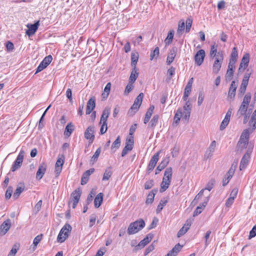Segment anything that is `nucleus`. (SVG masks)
I'll return each mask as SVG.
<instances>
[{"label": "nucleus", "instance_id": "obj_1", "mask_svg": "<svg viewBox=\"0 0 256 256\" xmlns=\"http://www.w3.org/2000/svg\"><path fill=\"white\" fill-rule=\"evenodd\" d=\"M172 169L171 167L167 168L164 172L162 182L160 184V192L166 191L169 187L172 178Z\"/></svg>", "mask_w": 256, "mask_h": 256}, {"label": "nucleus", "instance_id": "obj_2", "mask_svg": "<svg viewBox=\"0 0 256 256\" xmlns=\"http://www.w3.org/2000/svg\"><path fill=\"white\" fill-rule=\"evenodd\" d=\"M144 226V220L142 219H139L130 224L128 228V233L129 235L136 234L142 229Z\"/></svg>", "mask_w": 256, "mask_h": 256}, {"label": "nucleus", "instance_id": "obj_3", "mask_svg": "<svg viewBox=\"0 0 256 256\" xmlns=\"http://www.w3.org/2000/svg\"><path fill=\"white\" fill-rule=\"evenodd\" d=\"M72 226L70 224H66L61 229L57 238L58 242L62 243L64 242L68 237V233L72 230Z\"/></svg>", "mask_w": 256, "mask_h": 256}, {"label": "nucleus", "instance_id": "obj_4", "mask_svg": "<svg viewBox=\"0 0 256 256\" xmlns=\"http://www.w3.org/2000/svg\"><path fill=\"white\" fill-rule=\"evenodd\" d=\"M224 60V54L222 52H218L216 58L212 66V72L214 74H218L222 66Z\"/></svg>", "mask_w": 256, "mask_h": 256}, {"label": "nucleus", "instance_id": "obj_5", "mask_svg": "<svg viewBox=\"0 0 256 256\" xmlns=\"http://www.w3.org/2000/svg\"><path fill=\"white\" fill-rule=\"evenodd\" d=\"M81 196V192L80 188H77L74 190L71 194L70 199L71 202H72V207L75 208L79 202Z\"/></svg>", "mask_w": 256, "mask_h": 256}, {"label": "nucleus", "instance_id": "obj_6", "mask_svg": "<svg viewBox=\"0 0 256 256\" xmlns=\"http://www.w3.org/2000/svg\"><path fill=\"white\" fill-rule=\"evenodd\" d=\"M134 143V141L132 136L126 138V146L122 152V156H124L128 152L132 150Z\"/></svg>", "mask_w": 256, "mask_h": 256}, {"label": "nucleus", "instance_id": "obj_7", "mask_svg": "<svg viewBox=\"0 0 256 256\" xmlns=\"http://www.w3.org/2000/svg\"><path fill=\"white\" fill-rule=\"evenodd\" d=\"M24 151L22 150L19 153L16 160L14 161V164L12 168V171L14 172L20 168L24 157Z\"/></svg>", "mask_w": 256, "mask_h": 256}, {"label": "nucleus", "instance_id": "obj_8", "mask_svg": "<svg viewBox=\"0 0 256 256\" xmlns=\"http://www.w3.org/2000/svg\"><path fill=\"white\" fill-rule=\"evenodd\" d=\"M94 126H89L86 130L84 135V138L88 140L90 144L93 142L94 140Z\"/></svg>", "mask_w": 256, "mask_h": 256}, {"label": "nucleus", "instance_id": "obj_9", "mask_svg": "<svg viewBox=\"0 0 256 256\" xmlns=\"http://www.w3.org/2000/svg\"><path fill=\"white\" fill-rule=\"evenodd\" d=\"M250 61V54L248 53L245 54L240 62L238 68V72H242L248 66Z\"/></svg>", "mask_w": 256, "mask_h": 256}, {"label": "nucleus", "instance_id": "obj_10", "mask_svg": "<svg viewBox=\"0 0 256 256\" xmlns=\"http://www.w3.org/2000/svg\"><path fill=\"white\" fill-rule=\"evenodd\" d=\"M238 87L237 83L234 81H232L230 86L229 88L228 94V100H233L235 96L236 90Z\"/></svg>", "mask_w": 256, "mask_h": 256}, {"label": "nucleus", "instance_id": "obj_11", "mask_svg": "<svg viewBox=\"0 0 256 256\" xmlns=\"http://www.w3.org/2000/svg\"><path fill=\"white\" fill-rule=\"evenodd\" d=\"M205 57V52L204 50H199L195 54L194 59L195 64L200 66L204 62Z\"/></svg>", "mask_w": 256, "mask_h": 256}, {"label": "nucleus", "instance_id": "obj_12", "mask_svg": "<svg viewBox=\"0 0 256 256\" xmlns=\"http://www.w3.org/2000/svg\"><path fill=\"white\" fill-rule=\"evenodd\" d=\"M161 152V150H159L150 159L148 165V170L149 172H152L155 167L159 158V155Z\"/></svg>", "mask_w": 256, "mask_h": 256}, {"label": "nucleus", "instance_id": "obj_13", "mask_svg": "<svg viewBox=\"0 0 256 256\" xmlns=\"http://www.w3.org/2000/svg\"><path fill=\"white\" fill-rule=\"evenodd\" d=\"M183 118L186 120H188L192 110V106L189 100L186 101L185 105L184 106Z\"/></svg>", "mask_w": 256, "mask_h": 256}, {"label": "nucleus", "instance_id": "obj_14", "mask_svg": "<svg viewBox=\"0 0 256 256\" xmlns=\"http://www.w3.org/2000/svg\"><path fill=\"white\" fill-rule=\"evenodd\" d=\"M39 26V21H37L34 24H28L27 27L28 29L26 30V34L30 36L34 34L38 28Z\"/></svg>", "mask_w": 256, "mask_h": 256}, {"label": "nucleus", "instance_id": "obj_15", "mask_svg": "<svg viewBox=\"0 0 256 256\" xmlns=\"http://www.w3.org/2000/svg\"><path fill=\"white\" fill-rule=\"evenodd\" d=\"M64 163V156H62L61 157H58L55 166V172L56 176H58L61 172L62 166Z\"/></svg>", "mask_w": 256, "mask_h": 256}, {"label": "nucleus", "instance_id": "obj_16", "mask_svg": "<svg viewBox=\"0 0 256 256\" xmlns=\"http://www.w3.org/2000/svg\"><path fill=\"white\" fill-rule=\"evenodd\" d=\"M11 226V222L10 219L4 221L0 226V234L4 235L10 230Z\"/></svg>", "mask_w": 256, "mask_h": 256}, {"label": "nucleus", "instance_id": "obj_17", "mask_svg": "<svg viewBox=\"0 0 256 256\" xmlns=\"http://www.w3.org/2000/svg\"><path fill=\"white\" fill-rule=\"evenodd\" d=\"M94 172V168H90L88 170H87L86 171L82 174V178H81V182L80 184L82 185H84L86 184L90 178V176Z\"/></svg>", "mask_w": 256, "mask_h": 256}, {"label": "nucleus", "instance_id": "obj_18", "mask_svg": "<svg viewBox=\"0 0 256 256\" xmlns=\"http://www.w3.org/2000/svg\"><path fill=\"white\" fill-rule=\"evenodd\" d=\"M216 146V142L215 140H214L213 142H212L210 145V146L209 148L206 150L204 154V158L205 159L210 158L212 156L213 153L214 152Z\"/></svg>", "mask_w": 256, "mask_h": 256}, {"label": "nucleus", "instance_id": "obj_19", "mask_svg": "<svg viewBox=\"0 0 256 256\" xmlns=\"http://www.w3.org/2000/svg\"><path fill=\"white\" fill-rule=\"evenodd\" d=\"M47 165L46 163H42L39 167L36 174V178L38 180H40L43 177L46 172Z\"/></svg>", "mask_w": 256, "mask_h": 256}, {"label": "nucleus", "instance_id": "obj_20", "mask_svg": "<svg viewBox=\"0 0 256 256\" xmlns=\"http://www.w3.org/2000/svg\"><path fill=\"white\" fill-rule=\"evenodd\" d=\"M191 226L190 220H187L184 226L179 230L177 234V236L180 238L184 235L189 230Z\"/></svg>", "mask_w": 256, "mask_h": 256}, {"label": "nucleus", "instance_id": "obj_21", "mask_svg": "<svg viewBox=\"0 0 256 256\" xmlns=\"http://www.w3.org/2000/svg\"><path fill=\"white\" fill-rule=\"evenodd\" d=\"M170 162V156H166L158 164L156 170V174H158L160 171L164 169L168 164Z\"/></svg>", "mask_w": 256, "mask_h": 256}, {"label": "nucleus", "instance_id": "obj_22", "mask_svg": "<svg viewBox=\"0 0 256 256\" xmlns=\"http://www.w3.org/2000/svg\"><path fill=\"white\" fill-rule=\"evenodd\" d=\"M235 68L234 64H229L228 68L225 76L226 81H230L232 80L234 73V69Z\"/></svg>", "mask_w": 256, "mask_h": 256}, {"label": "nucleus", "instance_id": "obj_23", "mask_svg": "<svg viewBox=\"0 0 256 256\" xmlns=\"http://www.w3.org/2000/svg\"><path fill=\"white\" fill-rule=\"evenodd\" d=\"M177 52V48L176 47H173L167 57L166 59V63L170 65L174 60L176 54Z\"/></svg>", "mask_w": 256, "mask_h": 256}, {"label": "nucleus", "instance_id": "obj_24", "mask_svg": "<svg viewBox=\"0 0 256 256\" xmlns=\"http://www.w3.org/2000/svg\"><path fill=\"white\" fill-rule=\"evenodd\" d=\"M96 106L95 98H91L88 102L86 114H90Z\"/></svg>", "mask_w": 256, "mask_h": 256}, {"label": "nucleus", "instance_id": "obj_25", "mask_svg": "<svg viewBox=\"0 0 256 256\" xmlns=\"http://www.w3.org/2000/svg\"><path fill=\"white\" fill-rule=\"evenodd\" d=\"M153 237V234L150 233L148 234L145 238L140 242L136 246H142L144 248L152 240Z\"/></svg>", "mask_w": 256, "mask_h": 256}, {"label": "nucleus", "instance_id": "obj_26", "mask_svg": "<svg viewBox=\"0 0 256 256\" xmlns=\"http://www.w3.org/2000/svg\"><path fill=\"white\" fill-rule=\"evenodd\" d=\"M182 248V246L180 244H178L165 256H176Z\"/></svg>", "mask_w": 256, "mask_h": 256}, {"label": "nucleus", "instance_id": "obj_27", "mask_svg": "<svg viewBox=\"0 0 256 256\" xmlns=\"http://www.w3.org/2000/svg\"><path fill=\"white\" fill-rule=\"evenodd\" d=\"M250 158V156L248 154H246L242 158L240 165V170H244L246 166H247L248 162V159Z\"/></svg>", "mask_w": 256, "mask_h": 256}, {"label": "nucleus", "instance_id": "obj_28", "mask_svg": "<svg viewBox=\"0 0 256 256\" xmlns=\"http://www.w3.org/2000/svg\"><path fill=\"white\" fill-rule=\"evenodd\" d=\"M238 54L236 47L233 48L232 52L230 54V58L229 62V64H234L236 62Z\"/></svg>", "mask_w": 256, "mask_h": 256}, {"label": "nucleus", "instance_id": "obj_29", "mask_svg": "<svg viewBox=\"0 0 256 256\" xmlns=\"http://www.w3.org/2000/svg\"><path fill=\"white\" fill-rule=\"evenodd\" d=\"M248 144V140H242L240 138L237 144L236 148L238 151H242L244 148H246Z\"/></svg>", "mask_w": 256, "mask_h": 256}, {"label": "nucleus", "instance_id": "obj_30", "mask_svg": "<svg viewBox=\"0 0 256 256\" xmlns=\"http://www.w3.org/2000/svg\"><path fill=\"white\" fill-rule=\"evenodd\" d=\"M104 194L102 192L99 193L95 198L94 200V206L98 208L101 205L103 201Z\"/></svg>", "mask_w": 256, "mask_h": 256}, {"label": "nucleus", "instance_id": "obj_31", "mask_svg": "<svg viewBox=\"0 0 256 256\" xmlns=\"http://www.w3.org/2000/svg\"><path fill=\"white\" fill-rule=\"evenodd\" d=\"M185 22L184 20H181L178 23V30H176V36L180 37L184 30Z\"/></svg>", "mask_w": 256, "mask_h": 256}, {"label": "nucleus", "instance_id": "obj_32", "mask_svg": "<svg viewBox=\"0 0 256 256\" xmlns=\"http://www.w3.org/2000/svg\"><path fill=\"white\" fill-rule=\"evenodd\" d=\"M157 192V190L154 189L149 193L146 200V204H150L153 202L154 196Z\"/></svg>", "mask_w": 256, "mask_h": 256}, {"label": "nucleus", "instance_id": "obj_33", "mask_svg": "<svg viewBox=\"0 0 256 256\" xmlns=\"http://www.w3.org/2000/svg\"><path fill=\"white\" fill-rule=\"evenodd\" d=\"M236 168V164H233L232 165V166L230 168V169L229 170L226 174L224 178H226V179L228 180V182L232 178L234 172Z\"/></svg>", "mask_w": 256, "mask_h": 256}, {"label": "nucleus", "instance_id": "obj_34", "mask_svg": "<svg viewBox=\"0 0 256 256\" xmlns=\"http://www.w3.org/2000/svg\"><path fill=\"white\" fill-rule=\"evenodd\" d=\"M174 31L173 30H170L168 32L167 37L164 40V42L166 45H169L170 44L172 43L173 38H174Z\"/></svg>", "mask_w": 256, "mask_h": 256}, {"label": "nucleus", "instance_id": "obj_35", "mask_svg": "<svg viewBox=\"0 0 256 256\" xmlns=\"http://www.w3.org/2000/svg\"><path fill=\"white\" fill-rule=\"evenodd\" d=\"M112 171L111 168L108 167L105 170L104 172L102 177V180H108L110 179V178L112 176Z\"/></svg>", "mask_w": 256, "mask_h": 256}, {"label": "nucleus", "instance_id": "obj_36", "mask_svg": "<svg viewBox=\"0 0 256 256\" xmlns=\"http://www.w3.org/2000/svg\"><path fill=\"white\" fill-rule=\"evenodd\" d=\"M168 202V199L166 198H164L162 200H161L156 208L157 213L160 212L162 210L163 207L166 206Z\"/></svg>", "mask_w": 256, "mask_h": 256}, {"label": "nucleus", "instance_id": "obj_37", "mask_svg": "<svg viewBox=\"0 0 256 256\" xmlns=\"http://www.w3.org/2000/svg\"><path fill=\"white\" fill-rule=\"evenodd\" d=\"M248 106L244 105V104H241L238 110L237 114L240 116H244V114H246V112L248 110Z\"/></svg>", "mask_w": 256, "mask_h": 256}, {"label": "nucleus", "instance_id": "obj_38", "mask_svg": "<svg viewBox=\"0 0 256 256\" xmlns=\"http://www.w3.org/2000/svg\"><path fill=\"white\" fill-rule=\"evenodd\" d=\"M24 188L25 186L24 185L22 186L18 187L13 194V198L14 200L17 199L20 194L24 190Z\"/></svg>", "mask_w": 256, "mask_h": 256}, {"label": "nucleus", "instance_id": "obj_39", "mask_svg": "<svg viewBox=\"0 0 256 256\" xmlns=\"http://www.w3.org/2000/svg\"><path fill=\"white\" fill-rule=\"evenodd\" d=\"M218 45L214 44L211 46L210 56V57L216 58L218 54L217 52Z\"/></svg>", "mask_w": 256, "mask_h": 256}, {"label": "nucleus", "instance_id": "obj_40", "mask_svg": "<svg viewBox=\"0 0 256 256\" xmlns=\"http://www.w3.org/2000/svg\"><path fill=\"white\" fill-rule=\"evenodd\" d=\"M120 145V136H118L116 140L114 141L112 145V150L115 152L118 148H119Z\"/></svg>", "mask_w": 256, "mask_h": 256}, {"label": "nucleus", "instance_id": "obj_41", "mask_svg": "<svg viewBox=\"0 0 256 256\" xmlns=\"http://www.w3.org/2000/svg\"><path fill=\"white\" fill-rule=\"evenodd\" d=\"M73 125L71 122L68 124L65 128V130L64 132V134L65 136H70L71 134L74 130V128H72Z\"/></svg>", "mask_w": 256, "mask_h": 256}, {"label": "nucleus", "instance_id": "obj_42", "mask_svg": "<svg viewBox=\"0 0 256 256\" xmlns=\"http://www.w3.org/2000/svg\"><path fill=\"white\" fill-rule=\"evenodd\" d=\"M138 59V53H132L131 60H132V66L136 68V64Z\"/></svg>", "mask_w": 256, "mask_h": 256}, {"label": "nucleus", "instance_id": "obj_43", "mask_svg": "<svg viewBox=\"0 0 256 256\" xmlns=\"http://www.w3.org/2000/svg\"><path fill=\"white\" fill-rule=\"evenodd\" d=\"M159 116L158 114L154 115L152 119L151 120L150 124H148V126L152 128H154L158 122Z\"/></svg>", "mask_w": 256, "mask_h": 256}, {"label": "nucleus", "instance_id": "obj_44", "mask_svg": "<svg viewBox=\"0 0 256 256\" xmlns=\"http://www.w3.org/2000/svg\"><path fill=\"white\" fill-rule=\"evenodd\" d=\"M52 56L49 55L46 56L40 62V64H42L44 66V68H46L47 66H48V64L52 62Z\"/></svg>", "mask_w": 256, "mask_h": 256}, {"label": "nucleus", "instance_id": "obj_45", "mask_svg": "<svg viewBox=\"0 0 256 256\" xmlns=\"http://www.w3.org/2000/svg\"><path fill=\"white\" fill-rule=\"evenodd\" d=\"M138 75V73L134 68V70L132 72L130 78V82L134 83L136 80Z\"/></svg>", "mask_w": 256, "mask_h": 256}, {"label": "nucleus", "instance_id": "obj_46", "mask_svg": "<svg viewBox=\"0 0 256 256\" xmlns=\"http://www.w3.org/2000/svg\"><path fill=\"white\" fill-rule=\"evenodd\" d=\"M182 116V110L181 108L178 109L176 112L174 116V121L176 123L178 124L180 120V118Z\"/></svg>", "mask_w": 256, "mask_h": 256}, {"label": "nucleus", "instance_id": "obj_47", "mask_svg": "<svg viewBox=\"0 0 256 256\" xmlns=\"http://www.w3.org/2000/svg\"><path fill=\"white\" fill-rule=\"evenodd\" d=\"M110 88L111 84L110 82L108 83L106 86L104 88V92L102 94V96L104 98H106L108 96L110 90Z\"/></svg>", "mask_w": 256, "mask_h": 256}, {"label": "nucleus", "instance_id": "obj_48", "mask_svg": "<svg viewBox=\"0 0 256 256\" xmlns=\"http://www.w3.org/2000/svg\"><path fill=\"white\" fill-rule=\"evenodd\" d=\"M251 99V94L250 93H247L244 96L243 101L242 103V104H244L246 106H248L249 103Z\"/></svg>", "mask_w": 256, "mask_h": 256}, {"label": "nucleus", "instance_id": "obj_49", "mask_svg": "<svg viewBox=\"0 0 256 256\" xmlns=\"http://www.w3.org/2000/svg\"><path fill=\"white\" fill-rule=\"evenodd\" d=\"M175 70L176 68L173 66H171L170 68L168 69V76L166 78V80L170 81L171 80L172 76L175 74Z\"/></svg>", "mask_w": 256, "mask_h": 256}, {"label": "nucleus", "instance_id": "obj_50", "mask_svg": "<svg viewBox=\"0 0 256 256\" xmlns=\"http://www.w3.org/2000/svg\"><path fill=\"white\" fill-rule=\"evenodd\" d=\"M192 82H193V78H191L189 80L188 83L187 84L185 88L184 92L190 94V92L191 90H192Z\"/></svg>", "mask_w": 256, "mask_h": 256}, {"label": "nucleus", "instance_id": "obj_51", "mask_svg": "<svg viewBox=\"0 0 256 256\" xmlns=\"http://www.w3.org/2000/svg\"><path fill=\"white\" fill-rule=\"evenodd\" d=\"M144 96V94L142 92L140 93L135 99L134 102L138 104L139 106H140Z\"/></svg>", "mask_w": 256, "mask_h": 256}, {"label": "nucleus", "instance_id": "obj_52", "mask_svg": "<svg viewBox=\"0 0 256 256\" xmlns=\"http://www.w3.org/2000/svg\"><path fill=\"white\" fill-rule=\"evenodd\" d=\"M192 20L191 18H188L186 22V32H188L192 27Z\"/></svg>", "mask_w": 256, "mask_h": 256}, {"label": "nucleus", "instance_id": "obj_53", "mask_svg": "<svg viewBox=\"0 0 256 256\" xmlns=\"http://www.w3.org/2000/svg\"><path fill=\"white\" fill-rule=\"evenodd\" d=\"M101 152L100 148H98L94 152V154L92 158L91 162H94L97 160L98 158L100 153Z\"/></svg>", "mask_w": 256, "mask_h": 256}, {"label": "nucleus", "instance_id": "obj_54", "mask_svg": "<svg viewBox=\"0 0 256 256\" xmlns=\"http://www.w3.org/2000/svg\"><path fill=\"white\" fill-rule=\"evenodd\" d=\"M134 85L133 83L130 82L128 84V85L126 86L125 90H124V94L128 95L134 88Z\"/></svg>", "mask_w": 256, "mask_h": 256}, {"label": "nucleus", "instance_id": "obj_55", "mask_svg": "<svg viewBox=\"0 0 256 256\" xmlns=\"http://www.w3.org/2000/svg\"><path fill=\"white\" fill-rule=\"evenodd\" d=\"M215 183V180L214 179L210 180L206 184V188H204L205 190H208V191L211 190L213 188L214 184Z\"/></svg>", "mask_w": 256, "mask_h": 256}, {"label": "nucleus", "instance_id": "obj_56", "mask_svg": "<svg viewBox=\"0 0 256 256\" xmlns=\"http://www.w3.org/2000/svg\"><path fill=\"white\" fill-rule=\"evenodd\" d=\"M160 54V50L158 47L156 46L154 50L151 52L150 60H152L156 56H158Z\"/></svg>", "mask_w": 256, "mask_h": 256}, {"label": "nucleus", "instance_id": "obj_57", "mask_svg": "<svg viewBox=\"0 0 256 256\" xmlns=\"http://www.w3.org/2000/svg\"><path fill=\"white\" fill-rule=\"evenodd\" d=\"M18 250V247L16 245H14L12 250H10V252L8 254V256H14L16 254Z\"/></svg>", "mask_w": 256, "mask_h": 256}, {"label": "nucleus", "instance_id": "obj_58", "mask_svg": "<svg viewBox=\"0 0 256 256\" xmlns=\"http://www.w3.org/2000/svg\"><path fill=\"white\" fill-rule=\"evenodd\" d=\"M230 121L228 120L224 119L220 126V130H222L226 128L229 123Z\"/></svg>", "mask_w": 256, "mask_h": 256}, {"label": "nucleus", "instance_id": "obj_59", "mask_svg": "<svg viewBox=\"0 0 256 256\" xmlns=\"http://www.w3.org/2000/svg\"><path fill=\"white\" fill-rule=\"evenodd\" d=\"M13 192L12 188V186L8 187L5 194L6 198V199H9L12 196V193Z\"/></svg>", "mask_w": 256, "mask_h": 256}, {"label": "nucleus", "instance_id": "obj_60", "mask_svg": "<svg viewBox=\"0 0 256 256\" xmlns=\"http://www.w3.org/2000/svg\"><path fill=\"white\" fill-rule=\"evenodd\" d=\"M96 215L95 214H92L90 216V224L89 227L91 228L92 227L94 224L96 220Z\"/></svg>", "mask_w": 256, "mask_h": 256}, {"label": "nucleus", "instance_id": "obj_61", "mask_svg": "<svg viewBox=\"0 0 256 256\" xmlns=\"http://www.w3.org/2000/svg\"><path fill=\"white\" fill-rule=\"evenodd\" d=\"M154 186V180H152L147 181L144 184V188L146 190H149L151 188Z\"/></svg>", "mask_w": 256, "mask_h": 256}, {"label": "nucleus", "instance_id": "obj_62", "mask_svg": "<svg viewBox=\"0 0 256 256\" xmlns=\"http://www.w3.org/2000/svg\"><path fill=\"white\" fill-rule=\"evenodd\" d=\"M158 222V220L156 218H154L152 223L149 226L148 229L151 230L154 228L156 226Z\"/></svg>", "mask_w": 256, "mask_h": 256}, {"label": "nucleus", "instance_id": "obj_63", "mask_svg": "<svg viewBox=\"0 0 256 256\" xmlns=\"http://www.w3.org/2000/svg\"><path fill=\"white\" fill-rule=\"evenodd\" d=\"M250 122L253 123V126L256 127V109L252 114Z\"/></svg>", "mask_w": 256, "mask_h": 256}, {"label": "nucleus", "instance_id": "obj_64", "mask_svg": "<svg viewBox=\"0 0 256 256\" xmlns=\"http://www.w3.org/2000/svg\"><path fill=\"white\" fill-rule=\"evenodd\" d=\"M256 236V224L254 226L250 232L249 239H250Z\"/></svg>", "mask_w": 256, "mask_h": 256}]
</instances>
